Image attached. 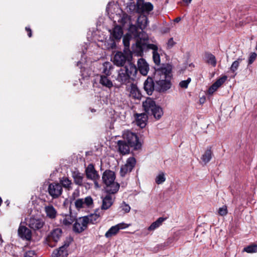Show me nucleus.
<instances>
[{"label":"nucleus","instance_id":"nucleus-41","mask_svg":"<svg viewBox=\"0 0 257 257\" xmlns=\"http://www.w3.org/2000/svg\"><path fill=\"white\" fill-rule=\"evenodd\" d=\"M166 179L163 173L159 174L156 178V182L158 184H160L165 181Z\"/></svg>","mask_w":257,"mask_h":257},{"label":"nucleus","instance_id":"nucleus-15","mask_svg":"<svg viewBox=\"0 0 257 257\" xmlns=\"http://www.w3.org/2000/svg\"><path fill=\"white\" fill-rule=\"evenodd\" d=\"M107 193V194L105 196H102L101 197L102 203L101 209L102 210H107L109 209L113 203L115 199V197L112 195L113 194L109 193Z\"/></svg>","mask_w":257,"mask_h":257},{"label":"nucleus","instance_id":"nucleus-54","mask_svg":"<svg viewBox=\"0 0 257 257\" xmlns=\"http://www.w3.org/2000/svg\"><path fill=\"white\" fill-rule=\"evenodd\" d=\"M80 68L81 69V72L82 73V76H84V74L82 73V65H80Z\"/></svg>","mask_w":257,"mask_h":257},{"label":"nucleus","instance_id":"nucleus-36","mask_svg":"<svg viewBox=\"0 0 257 257\" xmlns=\"http://www.w3.org/2000/svg\"><path fill=\"white\" fill-rule=\"evenodd\" d=\"M166 219L165 218L159 217L155 222H153L151 225L148 227V229L150 231H153L159 227Z\"/></svg>","mask_w":257,"mask_h":257},{"label":"nucleus","instance_id":"nucleus-2","mask_svg":"<svg viewBox=\"0 0 257 257\" xmlns=\"http://www.w3.org/2000/svg\"><path fill=\"white\" fill-rule=\"evenodd\" d=\"M138 69L132 63H128L118 72L116 80L122 84H126L134 80L137 74Z\"/></svg>","mask_w":257,"mask_h":257},{"label":"nucleus","instance_id":"nucleus-35","mask_svg":"<svg viewBox=\"0 0 257 257\" xmlns=\"http://www.w3.org/2000/svg\"><path fill=\"white\" fill-rule=\"evenodd\" d=\"M99 82L102 85L108 88H111L113 86L112 81L108 79L107 76L101 75Z\"/></svg>","mask_w":257,"mask_h":257},{"label":"nucleus","instance_id":"nucleus-38","mask_svg":"<svg viewBox=\"0 0 257 257\" xmlns=\"http://www.w3.org/2000/svg\"><path fill=\"white\" fill-rule=\"evenodd\" d=\"M243 251H245L248 253H253L257 252V244H251L245 247Z\"/></svg>","mask_w":257,"mask_h":257},{"label":"nucleus","instance_id":"nucleus-23","mask_svg":"<svg viewBox=\"0 0 257 257\" xmlns=\"http://www.w3.org/2000/svg\"><path fill=\"white\" fill-rule=\"evenodd\" d=\"M132 31V34H126L123 37V43L125 48H128L130 46V40L131 37H134L135 38L137 39L138 40H140L139 37H136L134 36V34L136 33V32H138L137 31V28L135 26H132L130 28V31Z\"/></svg>","mask_w":257,"mask_h":257},{"label":"nucleus","instance_id":"nucleus-45","mask_svg":"<svg viewBox=\"0 0 257 257\" xmlns=\"http://www.w3.org/2000/svg\"><path fill=\"white\" fill-rule=\"evenodd\" d=\"M24 257H37V255L35 251L30 250L24 253Z\"/></svg>","mask_w":257,"mask_h":257},{"label":"nucleus","instance_id":"nucleus-24","mask_svg":"<svg viewBox=\"0 0 257 257\" xmlns=\"http://www.w3.org/2000/svg\"><path fill=\"white\" fill-rule=\"evenodd\" d=\"M117 147L118 152L122 155L128 154L130 152V148L131 146L124 140L117 141Z\"/></svg>","mask_w":257,"mask_h":257},{"label":"nucleus","instance_id":"nucleus-44","mask_svg":"<svg viewBox=\"0 0 257 257\" xmlns=\"http://www.w3.org/2000/svg\"><path fill=\"white\" fill-rule=\"evenodd\" d=\"M256 54L255 52L251 53L248 61V65L251 64L256 58Z\"/></svg>","mask_w":257,"mask_h":257},{"label":"nucleus","instance_id":"nucleus-52","mask_svg":"<svg viewBox=\"0 0 257 257\" xmlns=\"http://www.w3.org/2000/svg\"><path fill=\"white\" fill-rule=\"evenodd\" d=\"M187 5L191 3L192 0H182Z\"/></svg>","mask_w":257,"mask_h":257},{"label":"nucleus","instance_id":"nucleus-7","mask_svg":"<svg viewBox=\"0 0 257 257\" xmlns=\"http://www.w3.org/2000/svg\"><path fill=\"white\" fill-rule=\"evenodd\" d=\"M122 138L123 140L134 150H137L141 149L142 144L139 141V138L136 134L129 131H125L122 134Z\"/></svg>","mask_w":257,"mask_h":257},{"label":"nucleus","instance_id":"nucleus-14","mask_svg":"<svg viewBox=\"0 0 257 257\" xmlns=\"http://www.w3.org/2000/svg\"><path fill=\"white\" fill-rule=\"evenodd\" d=\"M75 220L73 226V230L75 232L80 233L87 228V224L84 216Z\"/></svg>","mask_w":257,"mask_h":257},{"label":"nucleus","instance_id":"nucleus-13","mask_svg":"<svg viewBox=\"0 0 257 257\" xmlns=\"http://www.w3.org/2000/svg\"><path fill=\"white\" fill-rule=\"evenodd\" d=\"M85 172L88 179L92 181L99 180L100 176L92 164H89L86 168Z\"/></svg>","mask_w":257,"mask_h":257},{"label":"nucleus","instance_id":"nucleus-6","mask_svg":"<svg viewBox=\"0 0 257 257\" xmlns=\"http://www.w3.org/2000/svg\"><path fill=\"white\" fill-rule=\"evenodd\" d=\"M154 9L150 2H145L144 0H138L136 4L131 5L130 10L139 14H149Z\"/></svg>","mask_w":257,"mask_h":257},{"label":"nucleus","instance_id":"nucleus-21","mask_svg":"<svg viewBox=\"0 0 257 257\" xmlns=\"http://www.w3.org/2000/svg\"><path fill=\"white\" fill-rule=\"evenodd\" d=\"M227 77L225 75L223 76L217 80L209 88L208 93L213 94L217 89L220 87L227 80Z\"/></svg>","mask_w":257,"mask_h":257},{"label":"nucleus","instance_id":"nucleus-32","mask_svg":"<svg viewBox=\"0 0 257 257\" xmlns=\"http://www.w3.org/2000/svg\"><path fill=\"white\" fill-rule=\"evenodd\" d=\"M60 184L62 187H63L64 188L69 191L72 189V182L71 180L68 178L63 177L60 179Z\"/></svg>","mask_w":257,"mask_h":257},{"label":"nucleus","instance_id":"nucleus-19","mask_svg":"<svg viewBox=\"0 0 257 257\" xmlns=\"http://www.w3.org/2000/svg\"><path fill=\"white\" fill-rule=\"evenodd\" d=\"M62 218L60 219V223L65 226H69L72 224L76 220V217L72 215L70 212L69 214H62Z\"/></svg>","mask_w":257,"mask_h":257},{"label":"nucleus","instance_id":"nucleus-31","mask_svg":"<svg viewBox=\"0 0 257 257\" xmlns=\"http://www.w3.org/2000/svg\"><path fill=\"white\" fill-rule=\"evenodd\" d=\"M100 215L96 213L84 216L87 225L89 223L95 224L99 221Z\"/></svg>","mask_w":257,"mask_h":257},{"label":"nucleus","instance_id":"nucleus-33","mask_svg":"<svg viewBox=\"0 0 257 257\" xmlns=\"http://www.w3.org/2000/svg\"><path fill=\"white\" fill-rule=\"evenodd\" d=\"M212 156L211 147H209L207 148L204 153L202 155L201 159L206 164L211 160Z\"/></svg>","mask_w":257,"mask_h":257},{"label":"nucleus","instance_id":"nucleus-55","mask_svg":"<svg viewBox=\"0 0 257 257\" xmlns=\"http://www.w3.org/2000/svg\"><path fill=\"white\" fill-rule=\"evenodd\" d=\"M81 64V62H78L77 63V66H79V65H80Z\"/></svg>","mask_w":257,"mask_h":257},{"label":"nucleus","instance_id":"nucleus-50","mask_svg":"<svg viewBox=\"0 0 257 257\" xmlns=\"http://www.w3.org/2000/svg\"><path fill=\"white\" fill-rule=\"evenodd\" d=\"M145 24L144 25L143 27H141V29L143 30V29H145V28L146 27L147 23V18L146 17L145 18Z\"/></svg>","mask_w":257,"mask_h":257},{"label":"nucleus","instance_id":"nucleus-48","mask_svg":"<svg viewBox=\"0 0 257 257\" xmlns=\"http://www.w3.org/2000/svg\"><path fill=\"white\" fill-rule=\"evenodd\" d=\"M175 44V43L173 41V39L172 38L169 39L167 43V48L168 49L171 48Z\"/></svg>","mask_w":257,"mask_h":257},{"label":"nucleus","instance_id":"nucleus-5","mask_svg":"<svg viewBox=\"0 0 257 257\" xmlns=\"http://www.w3.org/2000/svg\"><path fill=\"white\" fill-rule=\"evenodd\" d=\"M143 106L146 112L153 115L157 119H159L163 114L162 108L156 105L155 101L151 98H147L143 102Z\"/></svg>","mask_w":257,"mask_h":257},{"label":"nucleus","instance_id":"nucleus-47","mask_svg":"<svg viewBox=\"0 0 257 257\" xmlns=\"http://www.w3.org/2000/svg\"><path fill=\"white\" fill-rule=\"evenodd\" d=\"M218 213L221 216L225 215L227 213V207L226 206H223L222 207L219 208Z\"/></svg>","mask_w":257,"mask_h":257},{"label":"nucleus","instance_id":"nucleus-27","mask_svg":"<svg viewBox=\"0 0 257 257\" xmlns=\"http://www.w3.org/2000/svg\"><path fill=\"white\" fill-rule=\"evenodd\" d=\"M62 231L59 228H57L54 229L51 233L49 236V240L50 242L54 241L57 242L62 236Z\"/></svg>","mask_w":257,"mask_h":257},{"label":"nucleus","instance_id":"nucleus-42","mask_svg":"<svg viewBox=\"0 0 257 257\" xmlns=\"http://www.w3.org/2000/svg\"><path fill=\"white\" fill-rule=\"evenodd\" d=\"M153 58L154 63L159 65L160 63V56L158 52H153Z\"/></svg>","mask_w":257,"mask_h":257},{"label":"nucleus","instance_id":"nucleus-28","mask_svg":"<svg viewBox=\"0 0 257 257\" xmlns=\"http://www.w3.org/2000/svg\"><path fill=\"white\" fill-rule=\"evenodd\" d=\"M130 96L134 99H140L142 97L141 93L137 86L132 83L130 87Z\"/></svg>","mask_w":257,"mask_h":257},{"label":"nucleus","instance_id":"nucleus-22","mask_svg":"<svg viewBox=\"0 0 257 257\" xmlns=\"http://www.w3.org/2000/svg\"><path fill=\"white\" fill-rule=\"evenodd\" d=\"M138 69L140 73L144 76L147 75L149 70V65L143 58H140L138 61Z\"/></svg>","mask_w":257,"mask_h":257},{"label":"nucleus","instance_id":"nucleus-12","mask_svg":"<svg viewBox=\"0 0 257 257\" xmlns=\"http://www.w3.org/2000/svg\"><path fill=\"white\" fill-rule=\"evenodd\" d=\"M127 62V64L128 63H132L130 60L128 56H126L121 52H117L114 55L113 58L114 63L118 66H123Z\"/></svg>","mask_w":257,"mask_h":257},{"label":"nucleus","instance_id":"nucleus-39","mask_svg":"<svg viewBox=\"0 0 257 257\" xmlns=\"http://www.w3.org/2000/svg\"><path fill=\"white\" fill-rule=\"evenodd\" d=\"M242 61V59L241 58H238L236 60L233 62L230 67V71L234 73L237 70L239 64Z\"/></svg>","mask_w":257,"mask_h":257},{"label":"nucleus","instance_id":"nucleus-49","mask_svg":"<svg viewBox=\"0 0 257 257\" xmlns=\"http://www.w3.org/2000/svg\"><path fill=\"white\" fill-rule=\"evenodd\" d=\"M26 30L28 32V35L29 37H31L32 36V31L30 28L29 27H26L25 28Z\"/></svg>","mask_w":257,"mask_h":257},{"label":"nucleus","instance_id":"nucleus-46","mask_svg":"<svg viewBox=\"0 0 257 257\" xmlns=\"http://www.w3.org/2000/svg\"><path fill=\"white\" fill-rule=\"evenodd\" d=\"M79 195H80L79 190L78 189H76L72 193L71 197L70 198V199L73 200L75 201V200L77 199L76 198L79 196Z\"/></svg>","mask_w":257,"mask_h":257},{"label":"nucleus","instance_id":"nucleus-1","mask_svg":"<svg viewBox=\"0 0 257 257\" xmlns=\"http://www.w3.org/2000/svg\"><path fill=\"white\" fill-rule=\"evenodd\" d=\"M171 68L169 66L162 67L155 70L154 79L156 84V90L158 92H165L171 86Z\"/></svg>","mask_w":257,"mask_h":257},{"label":"nucleus","instance_id":"nucleus-11","mask_svg":"<svg viewBox=\"0 0 257 257\" xmlns=\"http://www.w3.org/2000/svg\"><path fill=\"white\" fill-rule=\"evenodd\" d=\"M62 187L58 183H50L48 188L49 194L53 199L58 198L62 194Z\"/></svg>","mask_w":257,"mask_h":257},{"label":"nucleus","instance_id":"nucleus-56","mask_svg":"<svg viewBox=\"0 0 257 257\" xmlns=\"http://www.w3.org/2000/svg\"><path fill=\"white\" fill-rule=\"evenodd\" d=\"M200 101L201 102H202L201 101H203V100H201V99H200Z\"/></svg>","mask_w":257,"mask_h":257},{"label":"nucleus","instance_id":"nucleus-26","mask_svg":"<svg viewBox=\"0 0 257 257\" xmlns=\"http://www.w3.org/2000/svg\"><path fill=\"white\" fill-rule=\"evenodd\" d=\"M147 119L148 117L145 113L136 114V124L140 127L144 128L146 126Z\"/></svg>","mask_w":257,"mask_h":257},{"label":"nucleus","instance_id":"nucleus-10","mask_svg":"<svg viewBox=\"0 0 257 257\" xmlns=\"http://www.w3.org/2000/svg\"><path fill=\"white\" fill-rule=\"evenodd\" d=\"M136 160L134 157L128 158L126 163L120 168V174L121 177L125 176L127 173H130L135 166Z\"/></svg>","mask_w":257,"mask_h":257},{"label":"nucleus","instance_id":"nucleus-40","mask_svg":"<svg viewBox=\"0 0 257 257\" xmlns=\"http://www.w3.org/2000/svg\"><path fill=\"white\" fill-rule=\"evenodd\" d=\"M191 81V78L189 77L186 80H182L179 83V86L182 88L186 89Z\"/></svg>","mask_w":257,"mask_h":257},{"label":"nucleus","instance_id":"nucleus-30","mask_svg":"<svg viewBox=\"0 0 257 257\" xmlns=\"http://www.w3.org/2000/svg\"><path fill=\"white\" fill-rule=\"evenodd\" d=\"M45 211L49 218L53 219L56 218L57 212L52 205L46 206L45 207Z\"/></svg>","mask_w":257,"mask_h":257},{"label":"nucleus","instance_id":"nucleus-4","mask_svg":"<svg viewBox=\"0 0 257 257\" xmlns=\"http://www.w3.org/2000/svg\"><path fill=\"white\" fill-rule=\"evenodd\" d=\"M115 174L113 171L106 170L103 173L102 180L106 186V193L115 194L118 191L119 184L115 181Z\"/></svg>","mask_w":257,"mask_h":257},{"label":"nucleus","instance_id":"nucleus-16","mask_svg":"<svg viewBox=\"0 0 257 257\" xmlns=\"http://www.w3.org/2000/svg\"><path fill=\"white\" fill-rule=\"evenodd\" d=\"M128 227L126 224L121 223L111 227L105 233V236L106 238H110L116 235L120 229H124Z\"/></svg>","mask_w":257,"mask_h":257},{"label":"nucleus","instance_id":"nucleus-43","mask_svg":"<svg viewBox=\"0 0 257 257\" xmlns=\"http://www.w3.org/2000/svg\"><path fill=\"white\" fill-rule=\"evenodd\" d=\"M120 208L122 210L124 211L125 213H128L130 212L131 207L129 205L125 203V202H123L121 204Z\"/></svg>","mask_w":257,"mask_h":257},{"label":"nucleus","instance_id":"nucleus-3","mask_svg":"<svg viewBox=\"0 0 257 257\" xmlns=\"http://www.w3.org/2000/svg\"><path fill=\"white\" fill-rule=\"evenodd\" d=\"M134 36L140 38V40H137L135 47L133 49L134 52L137 53L138 55H141L146 47L153 50V52H158L157 45L152 44H147L148 38L146 34L136 32Z\"/></svg>","mask_w":257,"mask_h":257},{"label":"nucleus","instance_id":"nucleus-53","mask_svg":"<svg viewBox=\"0 0 257 257\" xmlns=\"http://www.w3.org/2000/svg\"><path fill=\"white\" fill-rule=\"evenodd\" d=\"M181 20V18L180 17H177L176 18L175 20H174V21L176 23H178L179 22H180Z\"/></svg>","mask_w":257,"mask_h":257},{"label":"nucleus","instance_id":"nucleus-58","mask_svg":"<svg viewBox=\"0 0 257 257\" xmlns=\"http://www.w3.org/2000/svg\"><path fill=\"white\" fill-rule=\"evenodd\" d=\"M236 75V73H235L234 77Z\"/></svg>","mask_w":257,"mask_h":257},{"label":"nucleus","instance_id":"nucleus-18","mask_svg":"<svg viewBox=\"0 0 257 257\" xmlns=\"http://www.w3.org/2000/svg\"><path fill=\"white\" fill-rule=\"evenodd\" d=\"M19 236L23 239L30 240L32 238V232L25 226L20 225L18 230Z\"/></svg>","mask_w":257,"mask_h":257},{"label":"nucleus","instance_id":"nucleus-57","mask_svg":"<svg viewBox=\"0 0 257 257\" xmlns=\"http://www.w3.org/2000/svg\"><path fill=\"white\" fill-rule=\"evenodd\" d=\"M200 101L201 102H202L201 101H203V100H201V99H200Z\"/></svg>","mask_w":257,"mask_h":257},{"label":"nucleus","instance_id":"nucleus-25","mask_svg":"<svg viewBox=\"0 0 257 257\" xmlns=\"http://www.w3.org/2000/svg\"><path fill=\"white\" fill-rule=\"evenodd\" d=\"M72 177L74 183L79 186H83L84 175L78 171L72 172Z\"/></svg>","mask_w":257,"mask_h":257},{"label":"nucleus","instance_id":"nucleus-9","mask_svg":"<svg viewBox=\"0 0 257 257\" xmlns=\"http://www.w3.org/2000/svg\"><path fill=\"white\" fill-rule=\"evenodd\" d=\"M45 224L43 219L39 217H31L28 221L27 225L34 231H40Z\"/></svg>","mask_w":257,"mask_h":257},{"label":"nucleus","instance_id":"nucleus-17","mask_svg":"<svg viewBox=\"0 0 257 257\" xmlns=\"http://www.w3.org/2000/svg\"><path fill=\"white\" fill-rule=\"evenodd\" d=\"M144 89L146 93L151 95L153 91L156 90V84L152 78L148 77L144 83Z\"/></svg>","mask_w":257,"mask_h":257},{"label":"nucleus","instance_id":"nucleus-29","mask_svg":"<svg viewBox=\"0 0 257 257\" xmlns=\"http://www.w3.org/2000/svg\"><path fill=\"white\" fill-rule=\"evenodd\" d=\"M112 39L118 40H120L123 34L122 30L120 26H116L110 33Z\"/></svg>","mask_w":257,"mask_h":257},{"label":"nucleus","instance_id":"nucleus-8","mask_svg":"<svg viewBox=\"0 0 257 257\" xmlns=\"http://www.w3.org/2000/svg\"><path fill=\"white\" fill-rule=\"evenodd\" d=\"M74 205L78 210L85 208H91L93 206V200L90 196L84 198H78L74 201Z\"/></svg>","mask_w":257,"mask_h":257},{"label":"nucleus","instance_id":"nucleus-37","mask_svg":"<svg viewBox=\"0 0 257 257\" xmlns=\"http://www.w3.org/2000/svg\"><path fill=\"white\" fill-rule=\"evenodd\" d=\"M112 68L111 64L109 62H105L102 65V72L109 76L111 74L110 70Z\"/></svg>","mask_w":257,"mask_h":257},{"label":"nucleus","instance_id":"nucleus-20","mask_svg":"<svg viewBox=\"0 0 257 257\" xmlns=\"http://www.w3.org/2000/svg\"><path fill=\"white\" fill-rule=\"evenodd\" d=\"M69 244L65 243L59 248L55 249L52 253V257H67L68 255L67 250V248Z\"/></svg>","mask_w":257,"mask_h":257},{"label":"nucleus","instance_id":"nucleus-34","mask_svg":"<svg viewBox=\"0 0 257 257\" xmlns=\"http://www.w3.org/2000/svg\"><path fill=\"white\" fill-rule=\"evenodd\" d=\"M205 60L207 63L211 65L213 67H215L216 65L215 57L210 53H205Z\"/></svg>","mask_w":257,"mask_h":257},{"label":"nucleus","instance_id":"nucleus-51","mask_svg":"<svg viewBox=\"0 0 257 257\" xmlns=\"http://www.w3.org/2000/svg\"><path fill=\"white\" fill-rule=\"evenodd\" d=\"M98 180H96L95 181H93L94 182V185H95V186L97 188H98L99 187V184L97 182Z\"/></svg>","mask_w":257,"mask_h":257}]
</instances>
